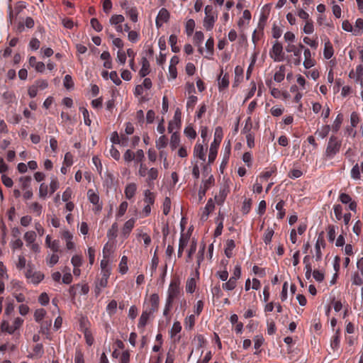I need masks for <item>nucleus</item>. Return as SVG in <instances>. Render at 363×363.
I'll list each match as a JSON object with an SVG mask.
<instances>
[{
    "label": "nucleus",
    "instance_id": "obj_1",
    "mask_svg": "<svg viewBox=\"0 0 363 363\" xmlns=\"http://www.w3.org/2000/svg\"><path fill=\"white\" fill-rule=\"evenodd\" d=\"M205 17L203 18V26L206 30H211L213 28L214 23L218 18V12L212 5H207L204 9Z\"/></svg>",
    "mask_w": 363,
    "mask_h": 363
},
{
    "label": "nucleus",
    "instance_id": "obj_2",
    "mask_svg": "<svg viewBox=\"0 0 363 363\" xmlns=\"http://www.w3.org/2000/svg\"><path fill=\"white\" fill-rule=\"evenodd\" d=\"M223 138V130L221 127H217L215 130L214 140L211 144L209 154H208V162L212 163L216 160L218 148Z\"/></svg>",
    "mask_w": 363,
    "mask_h": 363
},
{
    "label": "nucleus",
    "instance_id": "obj_3",
    "mask_svg": "<svg viewBox=\"0 0 363 363\" xmlns=\"http://www.w3.org/2000/svg\"><path fill=\"white\" fill-rule=\"evenodd\" d=\"M182 295L180 283L178 280H172L167 290L166 302L173 305L174 301L179 300Z\"/></svg>",
    "mask_w": 363,
    "mask_h": 363
},
{
    "label": "nucleus",
    "instance_id": "obj_4",
    "mask_svg": "<svg viewBox=\"0 0 363 363\" xmlns=\"http://www.w3.org/2000/svg\"><path fill=\"white\" fill-rule=\"evenodd\" d=\"M341 141L336 136L332 135L328 140L325 155L329 159H332L339 152L341 147Z\"/></svg>",
    "mask_w": 363,
    "mask_h": 363
},
{
    "label": "nucleus",
    "instance_id": "obj_5",
    "mask_svg": "<svg viewBox=\"0 0 363 363\" xmlns=\"http://www.w3.org/2000/svg\"><path fill=\"white\" fill-rule=\"evenodd\" d=\"M160 303V298L157 294H152L148 300L144 302L145 310L153 314L158 310Z\"/></svg>",
    "mask_w": 363,
    "mask_h": 363
},
{
    "label": "nucleus",
    "instance_id": "obj_6",
    "mask_svg": "<svg viewBox=\"0 0 363 363\" xmlns=\"http://www.w3.org/2000/svg\"><path fill=\"white\" fill-rule=\"evenodd\" d=\"M269 56L274 62H281L284 59V53L283 52L282 45L276 41L272 49L269 50Z\"/></svg>",
    "mask_w": 363,
    "mask_h": 363
},
{
    "label": "nucleus",
    "instance_id": "obj_7",
    "mask_svg": "<svg viewBox=\"0 0 363 363\" xmlns=\"http://www.w3.org/2000/svg\"><path fill=\"white\" fill-rule=\"evenodd\" d=\"M230 192V186L228 182L222 184L220 186L218 194L216 195L214 199L216 203L219 206H222Z\"/></svg>",
    "mask_w": 363,
    "mask_h": 363
},
{
    "label": "nucleus",
    "instance_id": "obj_8",
    "mask_svg": "<svg viewBox=\"0 0 363 363\" xmlns=\"http://www.w3.org/2000/svg\"><path fill=\"white\" fill-rule=\"evenodd\" d=\"M324 233L322 231L318 236L315 245V260L320 261L322 258V253L320 250V247L325 248V241L324 240Z\"/></svg>",
    "mask_w": 363,
    "mask_h": 363
},
{
    "label": "nucleus",
    "instance_id": "obj_9",
    "mask_svg": "<svg viewBox=\"0 0 363 363\" xmlns=\"http://www.w3.org/2000/svg\"><path fill=\"white\" fill-rule=\"evenodd\" d=\"M26 277L34 284H38L44 278V274L40 272H33L31 269H27Z\"/></svg>",
    "mask_w": 363,
    "mask_h": 363
},
{
    "label": "nucleus",
    "instance_id": "obj_10",
    "mask_svg": "<svg viewBox=\"0 0 363 363\" xmlns=\"http://www.w3.org/2000/svg\"><path fill=\"white\" fill-rule=\"evenodd\" d=\"M286 50L287 52H293L292 56L295 57V58L293 60V62L295 65H299L301 62V49L298 48L296 45H294L293 44H289L286 47Z\"/></svg>",
    "mask_w": 363,
    "mask_h": 363
},
{
    "label": "nucleus",
    "instance_id": "obj_11",
    "mask_svg": "<svg viewBox=\"0 0 363 363\" xmlns=\"http://www.w3.org/2000/svg\"><path fill=\"white\" fill-rule=\"evenodd\" d=\"M213 182H214V178L212 175L208 179L203 181V184L201 186V187L199 190V192H198L199 199L200 201H201L203 200V197L206 195L207 190L213 184Z\"/></svg>",
    "mask_w": 363,
    "mask_h": 363
},
{
    "label": "nucleus",
    "instance_id": "obj_12",
    "mask_svg": "<svg viewBox=\"0 0 363 363\" xmlns=\"http://www.w3.org/2000/svg\"><path fill=\"white\" fill-rule=\"evenodd\" d=\"M181 111L179 108L175 111L174 118L169 123L168 131L172 133L174 129H178L181 125Z\"/></svg>",
    "mask_w": 363,
    "mask_h": 363
},
{
    "label": "nucleus",
    "instance_id": "obj_13",
    "mask_svg": "<svg viewBox=\"0 0 363 363\" xmlns=\"http://www.w3.org/2000/svg\"><path fill=\"white\" fill-rule=\"evenodd\" d=\"M339 200L344 204H348V208L352 211H356L357 203L352 201L351 196L345 193H341L339 196Z\"/></svg>",
    "mask_w": 363,
    "mask_h": 363
},
{
    "label": "nucleus",
    "instance_id": "obj_14",
    "mask_svg": "<svg viewBox=\"0 0 363 363\" xmlns=\"http://www.w3.org/2000/svg\"><path fill=\"white\" fill-rule=\"evenodd\" d=\"M23 323V320L21 318H16L11 325H9L8 322H3V326L7 325V328H6V331L9 334L13 333L17 329H18Z\"/></svg>",
    "mask_w": 363,
    "mask_h": 363
},
{
    "label": "nucleus",
    "instance_id": "obj_15",
    "mask_svg": "<svg viewBox=\"0 0 363 363\" xmlns=\"http://www.w3.org/2000/svg\"><path fill=\"white\" fill-rule=\"evenodd\" d=\"M146 175H147V177L146 179V182H147V186L150 189H153L154 188L153 181L157 179L158 177L157 169L154 168V167L150 168L147 171V173L146 174Z\"/></svg>",
    "mask_w": 363,
    "mask_h": 363
},
{
    "label": "nucleus",
    "instance_id": "obj_16",
    "mask_svg": "<svg viewBox=\"0 0 363 363\" xmlns=\"http://www.w3.org/2000/svg\"><path fill=\"white\" fill-rule=\"evenodd\" d=\"M135 223V218H130L125 223L121 232L123 238H127L129 236L131 230L134 228Z\"/></svg>",
    "mask_w": 363,
    "mask_h": 363
},
{
    "label": "nucleus",
    "instance_id": "obj_17",
    "mask_svg": "<svg viewBox=\"0 0 363 363\" xmlns=\"http://www.w3.org/2000/svg\"><path fill=\"white\" fill-rule=\"evenodd\" d=\"M127 3L125 2L121 6L125 9L126 14L130 17V20L135 23L138 21V12L136 7H125Z\"/></svg>",
    "mask_w": 363,
    "mask_h": 363
},
{
    "label": "nucleus",
    "instance_id": "obj_18",
    "mask_svg": "<svg viewBox=\"0 0 363 363\" xmlns=\"http://www.w3.org/2000/svg\"><path fill=\"white\" fill-rule=\"evenodd\" d=\"M214 208H215L214 203H213L212 199H211L208 201L207 203L206 204V206H205L203 211L202 213V215L201 216V219L202 220H207L209 213L212 211H213Z\"/></svg>",
    "mask_w": 363,
    "mask_h": 363
},
{
    "label": "nucleus",
    "instance_id": "obj_19",
    "mask_svg": "<svg viewBox=\"0 0 363 363\" xmlns=\"http://www.w3.org/2000/svg\"><path fill=\"white\" fill-rule=\"evenodd\" d=\"M142 67L139 72L141 77H145L150 73V63L147 57H143L141 60Z\"/></svg>",
    "mask_w": 363,
    "mask_h": 363
},
{
    "label": "nucleus",
    "instance_id": "obj_20",
    "mask_svg": "<svg viewBox=\"0 0 363 363\" xmlns=\"http://www.w3.org/2000/svg\"><path fill=\"white\" fill-rule=\"evenodd\" d=\"M137 186L135 183L128 184L125 189L126 199H131L135 194Z\"/></svg>",
    "mask_w": 363,
    "mask_h": 363
},
{
    "label": "nucleus",
    "instance_id": "obj_21",
    "mask_svg": "<svg viewBox=\"0 0 363 363\" xmlns=\"http://www.w3.org/2000/svg\"><path fill=\"white\" fill-rule=\"evenodd\" d=\"M304 57L305 60L303 62V66L306 69H309L314 65L313 61L311 60V53L308 48L304 49Z\"/></svg>",
    "mask_w": 363,
    "mask_h": 363
},
{
    "label": "nucleus",
    "instance_id": "obj_22",
    "mask_svg": "<svg viewBox=\"0 0 363 363\" xmlns=\"http://www.w3.org/2000/svg\"><path fill=\"white\" fill-rule=\"evenodd\" d=\"M152 315L151 313H148L146 310H144L140 317L138 327V328H143L147 323L150 315Z\"/></svg>",
    "mask_w": 363,
    "mask_h": 363
},
{
    "label": "nucleus",
    "instance_id": "obj_23",
    "mask_svg": "<svg viewBox=\"0 0 363 363\" xmlns=\"http://www.w3.org/2000/svg\"><path fill=\"white\" fill-rule=\"evenodd\" d=\"M155 200V195L150 189H146L144 191V202L147 205H153Z\"/></svg>",
    "mask_w": 363,
    "mask_h": 363
},
{
    "label": "nucleus",
    "instance_id": "obj_24",
    "mask_svg": "<svg viewBox=\"0 0 363 363\" xmlns=\"http://www.w3.org/2000/svg\"><path fill=\"white\" fill-rule=\"evenodd\" d=\"M28 208L30 211L35 213L36 216H39L41 215L43 211V206L38 202H33L31 203H28Z\"/></svg>",
    "mask_w": 363,
    "mask_h": 363
},
{
    "label": "nucleus",
    "instance_id": "obj_25",
    "mask_svg": "<svg viewBox=\"0 0 363 363\" xmlns=\"http://www.w3.org/2000/svg\"><path fill=\"white\" fill-rule=\"evenodd\" d=\"M323 55L327 60L330 59L333 55V48L329 40L325 43Z\"/></svg>",
    "mask_w": 363,
    "mask_h": 363
},
{
    "label": "nucleus",
    "instance_id": "obj_26",
    "mask_svg": "<svg viewBox=\"0 0 363 363\" xmlns=\"http://www.w3.org/2000/svg\"><path fill=\"white\" fill-rule=\"evenodd\" d=\"M204 39V35L201 31H196L194 36V40L195 44L199 47L200 53L203 52V48L201 47V45Z\"/></svg>",
    "mask_w": 363,
    "mask_h": 363
},
{
    "label": "nucleus",
    "instance_id": "obj_27",
    "mask_svg": "<svg viewBox=\"0 0 363 363\" xmlns=\"http://www.w3.org/2000/svg\"><path fill=\"white\" fill-rule=\"evenodd\" d=\"M286 67L284 65H281L279 70L277 71L274 76V79L277 82H281L284 80L285 76Z\"/></svg>",
    "mask_w": 363,
    "mask_h": 363
},
{
    "label": "nucleus",
    "instance_id": "obj_28",
    "mask_svg": "<svg viewBox=\"0 0 363 363\" xmlns=\"http://www.w3.org/2000/svg\"><path fill=\"white\" fill-rule=\"evenodd\" d=\"M189 239L187 237H184L183 234H182L179 243V249H178V257H181L182 255L184 249L188 243Z\"/></svg>",
    "mask_w": 363,
    "mask_h": 363
},
{
    "label": "nucleus",
    "instance_id": "obj_29",
    "mask_svg": "<svg viewBox=\"0 0 363 363\" xmlns=\"http://www.w3.org/2000/svg\"><path fill=\"white\" fill-rule=\"evenodd\" d=\"M157 20H160L162 23L167 22L169 18V11L164 8L161 9L157 14Z\"/></svg>",
    "mask_w": 363,
    "mask_h": 363
},
{
    "label": "nucleus",
    "instance_id": "obj_30",
    "mask_svg": "<svg viewBox=\"0 0 363 363\" xmlns=\"http://www.w3.org/2000/svg\"><path fill=\"white\" fill-rule=\"evenodd\" d=\"M353 34L354 35H359L363 32V19L357 18L355 22L354 28H353Z\"/></svg>",
    "mask_w": 363,
    "mask_h": 363
},
{
    "label": "nucleus",
    "instance_id": "obj_31",
    "mask_svg": "<svg viewBox=\"0 0 363 363\" xmlns=\"http://www.w3.org/2000/svg\"><path fill=\"white\" fill-rule=\"evenodd\" d=\"M179 143H180L179 135L177 133H173L171 136L170 143H169V145H170V147L172 148V150H174L176 148H177L179 145Z\"/></svg>",
    "mask_w": 363,
    "mask_h": 363
},
{
    "label": "nucleus",
    "instance_id": "obj_32",
    "mask_svg": "<svg viewBox=\"0 0 363 363\" xmlns=\"http://www.w3.org/2000/svg\"><path fill=\"white\" fill-rule=\"evenodd\" d=\"M194 155L198 157L201 160H205V153L203 147L201 144H196L194 150Z\"/></svg>",
    "mask_w": 363,
    "mask_h": 363
},
{
    "label": "nucleus",
    "instance_id": "obj_33",
    "mask_svg": "<svg viewBox=\"0 0 363 363\" xmlns=\"http://www.w3.org/2000/svg\"><path fill=\"white\" fill-rule=\"evenodd\" d=\"M235 242L233 240H228L226 242V247L225 249V254L227 257L230 258L232 257L233 253L232 251L235 248Z\"/></svg>",
    "mask_w": 363,
    "mask_h": 363
},
{
    "label": "nucleus",
    "instance_id": "obj_34",
    "mask_svg": "<svg viewBox=\"0 0 363 363\" xmlns=\"http://www.w3.org/2000/svg\"><path fill=\"white\" fill-rule=\"evenodd\" d=\"M87 196L89 201L94 205L98 204V203L99 202V196L93 189L88 190Z\"/></svg>",
    "mask_w": 363,
    "mask_h": 363
},
{
    "label": "nucleus",
    "instance_id": "obj_35",
    "mask_svg": "<svg viewBox=\"0 0 363 363\" xmlns=\"http://www.w3.org/2000/svg\"><path fill=\"white\" fill-rule=\"evenodd\" d=\"M229 85V78L228 74H225L222 78L218 79V89L220 91L227 88Z\"/></svg>",
    "mask_w": 363,
    "mask_h": 363
},
{
    "label": "nucleus",
    "instance_id": "obj_36",
    "mask_svg": "<svg viewBox=\"0 0 363 363\" xmlns=\"http://www.w3.org/2000/svg\"><path fill=\"white\" fill-rule=\"evenodd\" d=\"M36 239V233L35 231H28L24 235V240H26L27 245L33 244Z\"/></svg>",
    "mask_w": 363,
    "mask_h": 363
},
{
    "label": "nucleus",
    "instance_id": "obj_37",
    "mask_svg": "<svg viewBox=\"0 0 363 363\" xmlns=\"http://www.w3.org/2000/svg\"><path fill=\"white\" fill-rule=\"evenodd\" d=\"M236 285L237 281L234 278H230L227 282L223 284L222 287L224 290L232 291L236 287Z\"/></svg>",
    "mask_w": 363,
    "mask_h": 363
},
{
    "label": "nucleus",
    "instance_id": "obj_38",
    "mask_svg": "<svg viewBox=\"0 0 363 363\" xmlns=\"http://www.w3.org/2000/svg\"><path fill=\"white\" fill-rule=\"evenodd\" d=\"M169 43L171 45V49L173 52H179L180 49L177 46V37L175 35H171L169 38Z\"/></svg>",
    "mask_w": 363,
    "mask_h": 363
},
{
    "label": "nucleus",
    "instance_id": "obj_39",
    "mask_svg": "<svg viewBox=\"0 0 363 363\" xmlns=\"http://www.w3.org/2000/svg\"><path fill=\"white\" fill-rule=\"evenodd\" d=\"M196 289V281L194 278L188 279L186 284V291L187 293L192 294Z\"/></svg>",
    "mask_w": 363,
    "mask_h": 363
},
{
    "label": "nucleus",
    "instance_id": "obj_40",
    "mask_svg": "<svg viewBox=\"0 0 363 363\" xmlns=\"http://www.w3.org/2000/svg\"><path fill=\"white\" fill-rule=\"evenodd\" d=\"M125 20V18L123 15L121 14H115L113 15L110 19L109 22L111 25H120V23H123Z\"/></svg>",
    "mask_w": 363,
    "mask_h": 363
},
{
    "label": "nucleus",
    "instance_id": "obj_41",
    "mask_svg": "<svg viewBox=\"0 0 363 363\" xmlns=\"http://www.w3.org/2000/svg\"><path fill=\"white\" fill-rule=\"evenodd\" d=\"M195 28V21L194 19H189L185 24V30L187 35H191Z\"/></svg>",
    "mask_w": 363,
    "mask_h": 363
},
{
    "label": "nucleus",
    "instance_id": "obj_42",
    "mask_svg": "<svg viewBox=\"0 0 363 363\" xmlns=\"http://www.w3.org/2000/svg\"><path fill=\"white\" fill-rule=\"evenodd\" d=\"M20 182L21 183V187L23 190L30 189L31 177H21L19 179Z\"/></svg>",
    "mask_w": 363,
    "mask_h": 363
},
{
    "label": "nucleus",
    "instance_id": "obj_43",
    "mask_svg": "<svg viewBox=\"0 0 363 363\" xmlns=\"http://www.w3.org/2000/svg\"><path fill=\"white\" fill-rule=\"evenodd\" d=\"M343 121V116L341 113H339L336 118L334 121L333 125V130L334 132H337L341 126V124Z\"/></svg>",
    "mask_w": 363,
    "mask_h": 363
},
{
    "label": "nucleus",
    "instance_id": "obj_44",
    "mask_svg": "<svg viewBox=\"0 0 363 363\" xmlns=\"http://www.w3.org/2000/svg\"><path fill=\"white\" fill-rule=\"evenodd\" d=\"M330 130V125H326L323 126L320 130H318L315 134L321 138H325L328 135Z\"/></svg>",
    "mask_w": 363,
    "mask_h": 363
},
{
    "label": "nucleus",
    "instance_id": "obj_45",
    "mask_svg": "<svg viewBox=\"0 0 363 363\" xmlns=\"http://www.w3.org/2000/svg\"><path fill=\"white\" fill-rule=\"evenodd\" d=\"M340 338L339 335V331L337 330L336 332L335 335L333 337V340L331 341V348L333 350H337L340 347Z\"/></svg>",
    "mask_w": 363,
    "mask_h": 363
},
{
    "label": "nucleus",
    "instance_id": "obj_46",
    "mask_svg": "<svg viewBox=\"0 0 363 363\" xmlns=\"http://www.w3.org/2000/svg\"><path fill=\"white\" fill-rule=\"evenodd\" d=\"M46 311L43 308H38L35 311L34 318L38 323H40L45 317Z\"/></svg>",
    "mask_w": 363,
    "mask_h": 363
},
{
    "label": "nucleus",
    "instance_id": "obj_47",
    "mask_svg": "<svg viewBox=\"0 0 363 363\" xmlns=\"http://www.w3.org/2000/svg\"><path fill=\"white\" fill-rule=\"evenodd\" d=\"M352 284L356 286H361L363 284V277H361L358 272H354L352 276Z\"/></svg>",
    "mask_w": 363,
    "mask_h": 363
},
{
    "label": "nucleus",
    "instance_id": "obj_48",
    "mask_svg": "<svg viewBox=\"0 0 363 363\" xmlns=\"http://www.w3.org/2000/svg\"><path fill=\"white\" fill-rule=\"evenodd\" d=\"M44 353L43 346L42 344L38 343L36 344L33 348V354L32 356H35L37 357H41Z\"/></svg>",
    "mask_w": 363,
    "mask_h": 363
},
{
    "label": "nucleus",
    "instance_id": "obj_49",
    "mask_svg": "<svg viewBox=\"0 0 363 363\" xmlns=\"http://www.w3.org/2000/svg\"><path fill=\"white\" fill-rule=\"evenodd\" d=\"M118 232V224L117 223H113L111 227V228L107 232V236L109 238H115L117 237Z\"/></svg>",
    "mask_w": 363,
    "mask_h": 363
},
{
    "label": "nucleus",
    "instance_id": "obj_50",
    "mask_svg": "<svg viewBox=\"0 0 363 363\" xmlns=\"http://www.w3.org/2000/svg\"><path fill=\"white\" fill-rule=\"evenodd\" d=\"M273 235H274V230L272 229L267 228L265 230L263 240L266 245H268L271 242Z\"/></svg>",
    "mask_w": 363,
    "mask_h": 363
},
{
    "label": "nucleus",
    "instance_id": "obj_51",
    "mask_svg": "<svg viewBox=\"0 0 363 363\" xmlns=\"http://www.w3.org/2000/svg\"><path fill=\"white\" fill-rule=\"evenodd\" d=\"M242 69L239 67V66H237L235 67V82H234V85L233 86H237L238 84V83L240 82L241 78H242Z\"/></svg>",
    "mask_w": 363,
    "mask_h": 363
},
{
    "label": "nucleus",
    "instance_id": "obj_52",
    "mask_svg": "<svg viewBox=\"0 0 363 363\" xmlns=\"http://www.w3.org/2000/svg\"><path fill=\"white\" fill-rule=\"evenodd\" d=\"M167 145V139L165 135H161L157 140H156V147L157 149H162Z\"/></svg>",
    "mask_w": 363,
    "mask_h": 363
},
{
    "label": "nucleus",
    "instance_id": "obj_53",
    "mask_svg": "<svg viewBox=\"0 0 363 363\" xmlns=\"http://www.w3.org/2000/svg\"><path fill=\"white\" fill-rule=\"evenodd\" d=\"M198 101V98L196 96H190L186 102V108L187 110L191 109L193 110L196 102Z\"/></svg>",
    "mask_w": 363,
    "mask_h": 363
},
{
    "label": "nucleus",
    "instance_id": "obj_54",
    "mask_svg": "<svg viewBox=\"0 0 363 363\" xmlns=\"http://www.w3.org/2000/svg\"><path fill=\"white\" fill-rule=\"evenodd\" d=\"M351 177L354 179H360V168L358 164H356L353 166L351 169Z\"/></svg>",
    "mask_w": 363,
    "mask_h": 363
},
{
    "label": "nucleus",
    "instance_id": "obj_55",
    "mask_svg": "<svg viewBox=\"0 0 363 363\" xmlns=\"http://www.w3.org/2000/svg\"><path fill=\"white\" fill-rule=\"evenodd\" d=\"M171 209V200L169 197H166L163 202L162 211L163 213L167 216Z\"/></svg>",
    "mask_w": 363,
    "mask_h": 363
},
{
    "label": "nucleus",
    "instance_id": "obj_56",
    "mask_svg": "<svg viewBox=\"0 0 363 363\" xmlns=\"http://www.w3.org/2000/svg\"><path fill=\"white\" fill-rule=\"evenodd\" d=\"M117 308V302L115 300L111 301L106 306V311L109 315H113L116 313Z\"/></svg>",
    "mask_w": 363,
    "mask_h": 363
},
{
    "label": "nucleus",
    "instance_id": "obj_57",
    "mask_svg": "<svg viewBox=\"0 0 363 363\" xmlns=\"http://www.w3.org/2000/svg\"><path fill=\"white\" fill-rule=\"evenodd\" d=\"M48 193V185L45 184V183H42L39 187V194H38L39 197L41 199H45L47 196Z\"/></svg>",
    "mask_w": 363,
    "mask_h": 363
},
{
    "label": "nucleus",
    "instance_id": "obj_58",
    "mask_svg": "<svg viewBox=\"0 0 363 363\" xmlns=\"http://www.w3.org/2000/svg\"><path fill=\"white\" fill-rule=\"evenodd\" d=\"M182 330V326L179 322L176 321L173 323V325L170 330V335L172 337L176 335L177 333H180Z\"/></svg>",
    "mask_w": 363,
    "mask_h": 363
},
{
    "label": "nucleus",
    "instance_id": "obj_59",
    "mask_svg": "<svg viewBox=\"0 0 363 363\" xmlns=\"http://www.w3.org/2000/svg\"><path fill=\"white\" fill-rule=\"evenodd\" d=\"M206 48L207 52L211 56L213 54L214 40L212 38H209L206 42Z\"/></svg>",
    "mask_w": 363,
    "mask_h": 363
},
{
    "label": "nucleus",
    "instance_id": "obj_60",
    "mask_svg": "<svg viewBox=\"0 0 363 363\" xmlns=\"http://www.w3.org/2000/svg\"><path fill=\"white\" fill-rule=\"evenodd\" d=\"M334 213L337 220H340L342 218V207L340 204H335L333 206Z\"/></svg>",
    "mask_w": 363,
    "mask_h": 363
},
{
    "label": "nucleus",
    "instance_id": "obj_61",
    "mask_svg": "<svg viewBox=\"0 0 363 363\" xmlns=\"http://www.w3.org/2000/svg\"><path fill=\"white\" fill-rule=\"evenodd\" d=\"M90 24L93 29H94L96 32H100L103 29L102 25L99 23L97 18H93L90 21Z\"/></svg>",
    "mask_w": 363,
    "mask_h": 363
},
{
    "label": "nucleus",
    "instance_id": "obj_62",
    "mask_svg": "<svg viewBox=\"0 0 363 363\" xmlns=\"http://www.w3.org/2000/svg\"><path fill=\"white\" fill-rule=\"evenodd\" d=\"M64 86L67 89H70L73 88L74 86V82L72 80V77L69 74H67L65 77L64 82H63Z\"/></svg>",
    "mask_w": 363,
    "mask_h": 363
},
{
    "label": "nucleus",
    "instance_id": "obj_63",
    "mask_svg": "<svg viewBox=\"0 0 363 363\" xmlns=\"http://www.w3.org/2000/svg\"><path fill=\"white\" fill-rule=\"evenodd\" d=\"M71 263L74 267H80L82 264V258L79 255H74L71 259Z\"/></svg>",
    "mask_w": 363,
    "mask_h": 363
},
{
    "label": "nucleus",
    "instance_id": "obj_64",
    "mask_svg": "<svg viewBox=\"0 0 363 363\" xmlns=\"http://www.w3.org/2000/svg\"><path fill=\"white\" fill-rule=\"evenodd\" d=\"M355 75L356 82L362 81V79H363V66L362 65H359L357 66Z\"/></svg>",
    "mask_w": 363,
    "mask_h": 363
}]
</instances>
